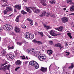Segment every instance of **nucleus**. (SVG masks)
Instances as JSON below:
<instances>
[{"mask_svg": "<svg viewBox=\"0 0 74 74\" xmlns=\"http://www.w3.org/2000/svg\"><path fill=\"white\" fill-rule=\"evenodd\" d=\"M7 6V7H6L5 9L3 11V13L4 15L7 14V13L8 12L10 11H12V8L11 7L8 6V5H2V7H5Z\"/></svg>", "mask_w": 74, "mask_h": 74, "instance_id": "obj_1", "label": "nucleus"}, {"mask_svg": "<svg viewBox=\"0 0 74 74\" xmlns=\"http://www.w3.org/2000/svg\"><path fill=\"white\" fill-rule=\"evenodd\" d=\"M29 64L30 65H32V66L35 67L36 69L39 68V65L36 61H32L29 62Z\"/></svg>", "mask_w": 74, "mask_h": 74, "instance_id": "obj_2", "label": "nucleus"}, {"mask_svg": "<svg viewBox=\"0 0 74 74\" xmlns=\"http://www.w3.org/2000/svg\"><path fill=\"white\" fill-rule=\"evenodd\" d=\"M38 58L40 61H42L47 58V56L45 54L39 55L38 56Z\"/></svg>", "mask_w": 74, "mask_h": 74, "instance_id": "obj_3", "label": "nucleus"}, {"mask_svg": "<svg viewBox=\"0 0 74 74\" xmlns=\"http://www.w3.org/2000/svg\"><path fill=\"white\" fill-rule=\"evenodd\" d=\"M3 29L5 30H11V29H12L13 27L12 25H5L3 26Z\"/></svg>", "mask_w": 74, "mask_h": 74, "instance_id": "obj_4", "label": "nucleus"}, {"mask_svg": "<svg viewBox=\"0 0 74 74\" xmlns=\"http://www.w3.org/2000/svg\"><path fill=\"white\" fill-rule=\"evenodd\" d=\"M31 9H32V10H34V13H36V14H38L40 12V10L39 9H37L35 7H29Z\"/></svg>", "mask_w": 74, "mask_h": 74, "instance_id": "obj_5", "label": "nucleus"}, {"mask_svg": "<svg viewBox=\"0 0 74 74\" xmlns=\"http://www.w3.org/2000/svg\"><path fill=\"white\" fill-rule=\"evenodd\" d=\"M61 20L63 23H66L68 22L69 18L67 17H63L61 18Z\"/></svg>", "mask_w": 74, "mask_h": 74, "instance_id": "obj_6", "label": "nucleus"}, {"mask_svg": "<svg viewBox=\"0 0 74 74\" xmlns=\"http://www.w3.org/2000/svg\"><path fill=\"white\" fill-rule=\"evenodd\" d=\"M31 34L30 33L28 32H26L25 34V38L28 40H29L30 39V36Z\"/></svg>", "mask_w": 74, "mask_h": 74, "instance_id": "obj_7", "label": "nucleus"}, {"mask_svg": "<svg viewBox=\"0 0 74 74\" xmlns=\"http://www.w3.org/2000/svg\"><path fill=\"white\" fill-rule=\"evenodd\" d=\"M14 31L16 33H20L21 29L18 27H14Z\"/></svg>", "mask_w": 74, "mask_h": 74, "instance_id": "obj_8", "label": "nucleus"}, {"mask_svg": "<svg viewBox=\"0 0 74 74\" xmlns=\"http://www.w3.org/2000/svg\"><path fill=\"white\" fill-rule=\"evenodd\" d=\"M40 3L44 6L47 5V4L45 3V0H40Z\"/></svg>", "mask_w": 74, "mask_h": 74, "instance_id": "obj_9", "label": "nucleus"}, {"mask_svg": "<svg viewBox=\"0 0 74 74\" xmlns=\"http://www.w3.org/2000/svg\"><path fill=\"white\" fill-rule=\"evenodd\" d=\"M34 51V50L33 49H28L27 50V52L28 53H29L30 54H33V52Z\"/></svg>", "mask_w": 74, "mask_h": 74, "instance_id": "obj_10", "label": "nucleus"}, {"mask_svg": "<svg viewBox=\"0 0 74 74\" xmlns=\"http://www.w3.org/2000/svg\"><path fill=\"white\" fill-rule=\"evenodd\" d=\"M15 63L16 65L20 66V65L22 64V61H21L20 60H17L16 61Z\"/></svg>", "mask_w": 74, "mask_h": 74, "instance_id": "obj_11", "label": "nucleus"}, {"mask_svg": "<svg viewBox=\"0 0 74 74\" xmlns=\"http://www.w3.org/2000/svg\"><path fill=\"white\" fill-rule=\"evenodd\" d=\"M50 34L51 35V36H54V37L57 36V35L54 33V32H53V30H51L50 32Z\"/></svg>", "mask_w": 74, "mask_h": 74, "instance_id": "obj_12", "label": "nucleus"}, {"mask_svg": "<svg viewBox=\"0 0 74 74\" xmlns=\"http://www.w3.org/2000/svg\"><path fill=\"white\" fill-rule=\"evenodd\" d=\"M63 29V26H61L60 27L56 28L55 29L58 30V31H59V32H62Z\"/></svg>", "mask_w": 74, "mask_h": 74, "instance_id": "obj_13", "label": "nucleus"}, {"mask_svg": "<svg viewBox=\"0 0 74 74\" xmlns=\"http://www.w3.org/2000/svg\"><path fill=\"white\" fill-rule=\"evenodd\" d=\"M55 47H59L60 48V49H61L62 48H63V46H62V44H60V43H58L56 44L55 45Z\"/></svg>", "mask_w": 74, "mask_h": 74, "instance_id": "obj_14", "label": "nucleus"}, {"mask_svg": "<svg viewBox=\"0 0 74 74\" xmlns=\"http://www.w3.org/2000/svg\"><path fill=\"white\" fill-rule=\"evenodd\" d=\"M43 25L44 26V27L46 28V29L47 30H48V29H51V27L50 26H48L47 25H45V24L44 23H42Z\"/></svg>", "mask_w": 74, "mask_h": 74, "instance_id": "obj_15", "label": "nucleus"}, {"mask_svg": "<svg viewBox=\"0 0 74 74\" xmlns=\"http://www.w3.org/2000/svg\"><path fill=\"white\" fill-rule=\"evenodd\" d=\"M32 55L35 56H38L40 55V54L37 51H35L33 54H32Z\"/></svg>", "mask_w": 74, "mask_h": 74, "instance_id": "obj_16", "label": "nucleus"}, {"mask_svg": "<svg viewBox=\"0 0 74 74\" xmlns=\"http://www.w3.org/2000/svg\"><path fill=\"white\" fill-rule=\"evenodd\" d=\"M6 53V51L4 49H3L2 51V52H1V56H4V55H5V53Z\"/></svg>", "mask_w": 74, "mask_h": 74, "instance_id": "obj_17", "label": "nucleus"}, {"mask_svg": "<svg viewBox=\"0 0 74 74\" xmlns=\"http://www.w3.org/2000/svg\"><path fill=\"white\" fill-rule=\"evenodd\" d=\"M14 7L16 8H17L18 10H21V7L20 5H15Z\"/></svg>", "mask_w": 74, "mask_h": 74, "instance_id": "obj_18", "label": "nucleus"}, {"mask_svg": "<svg viewBox=\"0 0 74 74\" xmlns=\"http://www.w3.org/2000/svg\"><path fill=\"white\" fill-rule=\"evenodd\" d=\"M40 70L43 72L47 71V68L42 67L40 69Z\"/></svg>", "mask_w": 74, "mask_h": 74, "instance_id": "obj_19", "label": "nucleus"}, {"mask_svg": "<svg viewBox=\"0 0 74 74\" xmlns=\"http://www.w3.org/2000/svg\"><path fill=\"white\" fill-rule=\"evenodd\" d=\"M25 8L26 9V10L27 11V12L30 13H32V10H30V8H29L26 7Z\"/></svg>", "mask_w": 74, "mask_h": 74, "instance_id": "obj_20", "label": "nucleus"}, {"mask_svg": "<svg viewBox=\"0 0 74 74\" xmlns=\"http://www.w3.org/2000/svg\"><path fill=\"white\" fill-rule=\"evenodd\" d=\"M45 14H46V12H43L40 15V17H43V16H45Z\"/></svg>", "mask_w": 74, "mask_h": 74, "instance_id": "obj_21", "label": "nucleus"}, {"mask_svg": "<svg viewBox=\"0 0 74 74\" xmlns=\"http://www.w3.org/2000/svg\"><path fill=\"white\" fill-rule=\"evenodd\" d=\"M10 65H6L4 66L5 68V70L7 69L8 70H10Z\"/></svg>", "mask_w": 74, "mask_h": 74, "instance_id": "obj_22", "label": "nucleus"}, {"mask_svg": "<svg viewBox=\"0 0 74 74\" xmlns=\"http://www.w3.org/2000/svg\"><path fill=\"white\" fill-rule=\"evenodd\" d=\"M0 70L1 71H5V66H3V67L2 66H0Z\"/></svg>", "mask_w": 74, "mask_h": 74, "instance_id": "obj_23", "label": "nucleus"}, {"mask_svg": "<svg viewBox=\"0 0 74 74\" xmlns=\"http://www.w3.org/2000/svg\"><path fill=\"white\" fill-rule=\"evenodd\" d=\"M47 53L49 55H52V51L51 50H49L47 51Z\"/></svg>", "mask_w": 74, "mask_h": 74, "instance_id": "obj_24", "label": "nucleus"}, {"mask_svg": "<svg viewBox=\"0 0 74 74\" xmlns=\"http://www.w3.org/2000/svg\"><path fill=\"white\" fill-rule=\"evenodd\" d=\"M8 62L7 61H5L3 63L1 64V65L3 66H4V65H5V64H8Z\"/></svg>", "mask_w": 74, "mask_h": 74, "instance_id": "obj_25", "label": "nucleus"}, {"mask_svg": "<svg viewBox=\"0 0 74 74\" xmlns=\"http://www.w3.org/2000/svg\"><path fill=\"white\" fill-rule=\"evenodd\" d=\"M6 57L8 59H10V60H11V55L10 54L9 55H7L6 56Z\"/></svg>", "mask_w": 74, "mask_h": 74, "instance_id": "obj_26", "label": "nucleus"}, {"mask_svg": "<svg viewBox=\"0 0 74 74\" xmlns=\"http://www.w3.org/2000/svg\"><path fill=\"white\" fill-rule=\"evenodd\" d=\"M74 67V64H71V66L69 67V69H73Z\"/></svg>", "mask_w": 74, "mask_h": 74, "instance_id": "obj_27", "label": "nucleus"}, {"mask_svg": "<svg viewBox=\"0 0 74 74\" xmlns=\"http://www.w3.org/2000/svg\"><path fill=\"white\" fill-rule=\"evenodd\" d=\"M38 33L40 35V36L42 37H44V34H43V33L42 32H38Z\"/></svg>", "mask_w": 74, "mask_h": 74, "instance_id": "obj_28", "label": "nucleus"}, {"mask_svg": "<svg viewBox=\"0 0 74 74\" xmlns=\"http://www.w3.org/2000/svg\"><path fill=\"white\" fill-rule=\"evenodd\" d=\"M15 58V56L12 54H10V59L11 60H13Z\"/></svg>", "mask_w": 74, "mask_h": 74, "instance_id": "obj_29", "label": "nucleus"}, {"mask_svg": "<svg viewBox=\"0 0 74 74\" xmlns=\"http://www.w3.org/2000/svg\"><path fill=\"white\" fill-rule=\"evenodd\" d=\"M70 10L71 11H74V5L71 6Z\"/></svg>", "mask_w": 74, "mask_h": 74, "instance_id": "obj_30", "label": "nucleus"}, {"mask_svg": "<svg viewBox=\"0 0 74 74\" xmlns=\"http://www.w3.org/2000/svg\"><path fill=\"white\" fill-rule=\"evenodd\" d=\"M21 14H23V15H25V14H27V13L25 12V11H24V10H22L21 12Z\"/></svg>", "mask_w": 74, "mask_h": 74, "instance_id": "obj_31", "label": "nucleus"}, {"mask_svg": "<svg viewBox=\"0 0 74 74\" xmlns=\"http://www.w3.org/2000/svg\"><path fill=\"white\" fill-rule=\"evenodd\" d=\"M67 35H68V36L70 37V38H72V36L71 35V33H68L67 34Z\"/></svg>", "mask_w": 74, "mask_h": 74, "instance_id": "obj_32", "label": "nucleus"}, {"mask_svg": "<svg viewBox=\"0 0 74 74\" xmlns=\"http://www.w3.org/2000/svg\"><path fill=\"white\" fill-rule=\"evenodd\" d=\"M34 35L31 34V36H30V38L31 39H33L34 38Z\"/></svg>", "mask_w": 74, "mask_h": 74, "instance_id": "obj_33", "label": "nucleus"}, {"mask_svg": "<svg viewBox=\"0 0 74 74\" xmlns=\"http://www.w3.org/2000/svg\"><path fill=\"white\" fill-rule=\"evenodd\" d=\"M30 25H33V21L31 20L29 21Z\"/></svg>", "mask_w": 74, "mask_h": 74, "instance_id": "obj_34", "label": "nucleus"}, {"mask_svg": "<svg viewBox=\"0 0 74 74\" xmlns=\"http://www.w3.org/2000/svg\"><path fill=\"white\" fill-rule=\"evenodd\" d=\"M51 16L53 17L54 18H55V17H56V16H55V15L53 14H50Z\"/></svg>", "mask_w": 74, "mask_h": 74, "instance_id": "obj_35", "label": "nucleus"}, {"mask_svg": "<svg viewBox=\"0 0 74 74\" xmlns=\"http://www.w3.org/2000/svg\"><path fill=\"white\" fill-rule=\"evenodd\" d=\"M67 3H69V4H71L72 3V1L71 0H67V1L66 2Z\"/></svg>", "mask_w": 74, "mask_h": 74, "instance_id": "obj_36", "label": "nucleus"}, {"mask_svg": "<svg viewBox=\"0 0 74 74\" xmlns=\"http://www.w3.org/2000/svg\"><path fill=\"white\" fill-rule=\"evenodd\" d=\"M14 48V46H12L11 47H8V49H13Z\"/></svg>", "mask_w": 74, "mask_h": 74, "instance_id": "obj_37", "label": "nucleus"}, {"mask_svg": "<svg viewBox=\"0 0 74 74\" xmlns=\"http://www.w3.org/2000/svg\"><path fill=\"white\" fill-rule=\"evenodd\" d=\"M50 3H51V4H55V1H51L50 2Z\"/></svg>", "mask_w": 74, "mask_h": 74, "instance_id": "obj_38", "label": "nucleus"}, {"mask_svg": "<svg viewBox=\"0 0 74 74\" xmlns=\"http://www.w3.org/2000/svg\"><path fill=\"white\" fill-rule=\"evenodd\" d=\"M36 42H37V43H38L40 45L42 44V42L38 41H37Z\"/></svg>", "mask_w": 74, "mask_h": 74, "instance_id": "obj_39", "label": "nucleus"}, {"mask_svg": "<svg viewBox=\"0 0 74 74\" xmlns=\"http://www.w3.org/2000/svg\"><path fill=\"white\" fill-rule=\"evenodd\" d=\"M16 44L18 45H21L22 44V42H16Z\"/></svg>", "mask_w": 74, "mask_h": 74, "instance_id": "obj_40", "label": "nucleus"}, {"mask_svg": "<svg viewBox=\"0 0 74 74\" xmlns=\"http://www.w3.org/2000/svg\"><path fill=\"white\" fill-rule=\"evenodd\" d=\"M64 52H65V53H67L66 55V56H69V55H70V53L69 52H67V51H64Z\"/></svg>", "mask_w": 74, "mask_h": 74, "instance_id": "obj_41", "label": "nucleus"}, {"mask_svg": "<svg viewBox=\"0 0 74 74\" xmlns=\"http://www.w3.org/2000/svg\"><path fill=\"white\" fill-rule=\"evenodd\" d=\"M3 2H4L5 3H7V0H1Z\"/></svg>", "mask_w": 74, "mask_h": 74, "instance_id": "obj_42", "label": "nucleus"}, {"mask_svg": "<svg viewBox=\"0 0 74 74\" xmlns=\"http://www.w3.org/2000/svg\"><path fill=\"white\" fill-rule=\"evenodd\" d=\"M49 43L50 44H51V45H52L53 44V42L52 41H50L49 42Z\"/></svg>", "mask_w": 74, "mask_h": 74, "instance_id": "obj_43", "label": "nucleus"}, {"mask_svg": "<svg viewBox=\"0 0 74 74\" xmlns=\"http://www.w3.org/2000/svg\"><path fill=\"white\" fill-rule=\"evenodd\" d=\"M16 22H19V18L16 17Z\"/></svg>", "mask_w": 74, "mask_h": 74, "instance_id": "obj_44", "label": "nucleus"}, {"mask_svg": "<svg viewBox=\"0 0 74 74\" xmlns=\"http://www.w3.org/2000/svg\"><path fill=\"white\" fill-rule=\"evenodd\" d=\"M20 68V67H18L17 68H16V69H15V71H17V70H18Z\"/></svg>", "mask_w": 74, "mask_h": 74, "instance_id": "obj_45", "label": "nucleus"}, {"mask_svg": "<svg viewBox=\"0 0 74 74\" xmlns=\"http://www.w3.org/2000/svg\"><path fill=\"white\" fill-rule=\"evenodd\" d=\"M46 16L48 17V16H49V15H50L51 13H46Z\"/></svg>", "mask_w": 74, "mask_h": 74, "instance_id": "obj_46", "label": "nucleus"}, {"mask_svg": "<svg viewBox=\"0 0 74 74\" xmlns=\"http://www.w3.org/2000/svg\"><path fill=\"white\" fill-rule=\"evenodd\" d=\"M22 28H23V29H26V26H25V25H23V26H22Z\"/></svg>", "mask_w": 74, "mask_h": 74, "instance_id": "obj_47", "label": "nucleus"}, {"mask_svg": "<svg viewBox=\"0 0 74 74\" xmlns=\"http://www.w3.org/2000/svg\"><path fill=\"white\" fill-rule=\"evenodd\" d=\"M66 46V47H67L68 46V45H69V43L67 42H65Z\"/></svg>", "mask_w": 74, "mask_h": 74, "instance_id": "obj_48", "label": "nucleus"}, {"mask_svg": "<svg viewBox=\"0 0 74 74\" xmlns=\"http://www.w3.org/2000/svg\"><path fill=\"white\" fill-rule=\"evenodd\" d=\"M22 59H26V57H25V56H23L22 57Z\"/></svg>", "mask_w": 74, "mask_h": 74, "instance_id": "obj_49", "label": "nucleus"}, {"mask_svg": "<svg viewBox=\"0 0 74 74\" xmlns=\"http://www.w3.org/2000/svg\"><path fill=\"white\" fill-rule=\"evenodd\" d=\"M47 36L48 37H49V38H52L51 36L50 35H48Z\"/></svg>", "mask_w": 74, "mask_h": 74, "instance_id": "obj_50", "label": "nucleus"}, {"mask_svg": "<svg viewBox=\"0 0 74 74\" xmlns=\"http://www.w3.org/2000/svg\"><path fill=\"white\" fill-rule=\"evenodd\" d=\"M19 17H21V15H19L17 17L18 18H19Z\"/></svg>", "mask_w": 74, "mask_h": 74, "instance_id": "obj_51", "label": "nucleus"}, {"mask_svg": "<svg viewBox=\"0 0 74 74\" xmlns=\"http://www.w3.org/2000/svg\"><path fill=\"white\" fill-rule=\"evenodd\" d=\"M27 21H31V20H30V18H27Z\"/></svg>", "mask_w": 74, "mask_h": 74, "instance_id": "obj_52", "label": "nucleus"}, {"mask_svg": "<svg viewBox=\"0 0 74 74\" xmlns=\"http://www.w3.org/2000/svg\"><path fill=\"white\" fill-rule=\"evenodd\" d=\"M33 42H37V41L35 40H33Z\"/></svg>", "mask_w": 74, "mask_h": 74, "instance_id": "obj_53", "label": "nucleus"}, {"mask_svg": "<svg viewBox=\"0 0 74 74\" xmlns=\"http://www.w3.org/2000/svg\"><path fill=\"white\" fill-rule=\"evenodd\" d=\"M23 1L25 2H27V0H23Z\"/></svg>", "mask_w": 74, "mask_h": 74, "instance_id": "obj_54", "label": "nucleus"}, {"mask_svg": "<svg viewBox=\"0 0 74 74\" xmlns=\"http://www.w3.org/2000/svg\"><path fill=\"white\" fill-rule=\"evenodd\" d=\"M2 31H3L2 29L0 28V32H2Z\"/></svg>", "mask_w": 74, "mask_h": 74, "instance_id": "obj_55", "label": "nucleus"}, {"mask_svg": "<svg viewBox=\"0 0 74 74\" xmlns=\"http://www.w3.org/2000/svg\"><path fill=\"white\" fill-rule=\"evenodd\" d=\"M70 15H74V13H72L70 14Z\"/></svg>", "mask_w": 74, "mask_h": 74, "instance_id": "obj_56", "label": "nucleus"}, {"mask_svg": "<svg viewBox=\"0 0 74 74\" xmlns=\"http://www.w3.org/2000/svg\"><path fill=\"white\" fill-rule=\"evenodd\" d=\"M12 16V14H11V15H9V17H11V16Z\"/></svg>", "mask_w": 74, "mask_h": 74, "instance_id": "obj_57", "label": "nucleus"}, {"mask_svg": "<svg viewBox=\"0 0 74 74\" xmlns=\"http://www.w3.org/2000/svg\"><path fill=\"white\" fill-rule=\"evenodd\" d=\"M64 10V11H66V8H64L63 9Z\"/></svg>", "mask_w": 74, "mask_h": 74, "instance_id": "obj_58", "label": "nucleus"}, {"mask_svg": "<svg viewBox=\"0 0 74 74\" xmlns=\"http://www.w3.org/2000/svg\"><path fill=\"white\" fill-rule=\"evenodd\" d=\"M56 34L57 35H57H61V34L59 33V34Z\"/></svg>", "mask_w": 74, "mask_h": 74, "instance_id": "obj_59", "label": "nucleus"}, {"mask_svg": "<svg viewBox=\"0 0 74 74\" xmlns=\"http://www.w3.org/2000/svg\"><path fill=\"white\" fill-rule=\"evenodd\" d=\"M14 12H17V11H16V9H14Z\"/></svg>", "mask_w": 74, "mask_h": 74, "instance_id": "obj_60", "label": "nucleus"}, {"mask_svg": "<svg viewBox=\"0 0 74 74\" xmlns=\"http://www.w3.org/2000/svg\"><path fill=\"white\" fill-rule=\"evenodd\" d=\"M51 65L49 67V70H50V69H51Z\"/></svg>", "mask_w": 74, "mask_h": 74, "instance_id": "obj_61", "label": "nucleus"}, {"mask_svg": "<svg viewBox=\"0 0 74 74\" xmlns=\"http://www.w3.org/2000/svg\"><path fill=\"white\" fill-rule=\"evenodd\" d=\"M72 51L73 52V53H74V48H73L72 50Z\"/></svg>", "mask_w": 74, "mask_h": 74, "instance_id": "obj_62", "label": "nucleus"}, {"mask_svg": "<svg viewBox=\"0 0 74 74\" xmlns=\"http://www.w3.org/2000/svg\"><path fill=\"white\" fill-rule=\"evenodd\" d=\"M67 72L64 73L63 74H67Z\"/></svg>", "mask_w": 74, "mask_h": 74, "instance_id": "obj_63", "label": "nucleus"}, {"mask_svg": "<svg viewBox=\"0 0 74 74\" xmlns=\"http://www.w3.org/2000/svg\"><path fill=\"white\" fill-rule=\"evenodd\" d=\"M27 62H28L27 61L25 62V64H27Z\"/></svg>", "mask_w": 74, "mask_h": 74, "instance_id": "obj_64", "label": "nucleus"}]
</instances>
